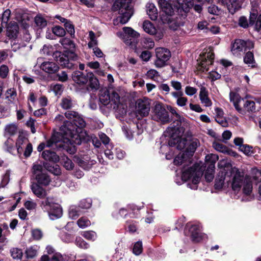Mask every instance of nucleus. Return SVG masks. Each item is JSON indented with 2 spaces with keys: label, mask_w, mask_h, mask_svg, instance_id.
Returning a JSON list of instances; mask_svg holds the SVG:
<instances>
[{
  "label": "nucleus",
  "mask_w": 261,
  "mask_h": 261,
  "mask_svg": "<svg viewBox=\"0 0 261 261\" xmlns=\"http://www.w3.org/2000/svg\"><path fill=\"white\" fill-rule=\"evenodd\" d=\"M85 125V121L79 114L73 122L64 121L59 132L54 133L51 138L47 141L46 146L51 147L59 142L73 145L81 144L82 140L85 137V132H83V128Z\"/></svg>",
  "instance_id": "nucleus-1"
},
{
  "label": "nucleus",
  "mask_w": 261,
  "mask_h": 261,
  "mask_svg": "<svg viewBox=\"0 0 261 261\" xmlns=\"http://www.w3.org/2000/svg\"><path fill=\"white\" fill-rule=\"evenodd\" d=\"M174 164L176 165L183 164L182 179L184 181H189L187 186L190 189H197L202 173L199 170H198L197 166H194L187 168L186 167L191 164V158L188 153L185 151L180 153L174 159Z\"/></svg>",
  "instance_id": "nucleus-2"
},
{
  "label": "nucleus",
  "mask_w": 261,
  "mask_h": 261,
  "mask_svg": "<svg viewBox=\"0 0 261 261\" xmlns=\"http://www.w3.org/2000/svg\"><path fill=\"white\" fill-rule=\"evenodd\" d=\"M230 177L232 189L234 191H239L243 187V193L245 195L250 196L252 191L251 178L248 176H244L243 174L236 167L230 165L229 171L228 172Z\"/></svg>",
  "instance_id": "nucleus-3"
},
{
  "label": "nucleus",
  "mask_w": 261,
  "mask_h": 261,
  "mask_svg": "<svg viewBox=\"0 0 261 261\" xmlns=\"http://www.w3.org/2000/svg\"><path fill=\"white\" fill-rule=\"evenodd\" d=\"M158 0V4L162 10L168 16H172L175 10L178 12H187L193 6V0ZM199 2L202 0H197ZM219 3L224 4V0H218Z\"/></svg>",
  "instance_id": "nucleus-4"
},
{
  "label": "nucleus",
  "mask_w": 261,
  "mask_h": 261,
  "mask_svg": "<svg viewBox=\"0 0 261 261\" xmlns=\"http://www.w3.org/2000/svg\"><path fill=\"white\" fill-rule=\"evenodd\" d=\"M182 129L176 127H169L167 128L165 132V137L169 138L168 145L169 146H175L178 150H182L185 148L187 143V140L182 138Z\"/></svg>",
  "instance_id": "nucleus-5"
},
{
  "label": "nucleus",
  "mask_w": 261,
  "mask_h": 261,
  "mask_svg": "<svg viewBox=\"0 0 261 261\" xmlns=\"http://www.w3.org/2000/svg\"><path fill=\"white\" fill-rule=\"evenodd\" d=\"M220 171L216 178L215 188L222 189L224 186H228L230 181V177L228 172L229 171L230 164L225 160H221L218 165Z\"/></svg>",
  "instance_id": "nucleus-6"
},
{
  "label": "nucleus",
  "mask_w": 261,
  "mask_h": 261,
  "mask_svg": "<svg viewBox=\"0 0 261 261\" xmlns=\"http://www.w3.org/2000/svg\"><path fill=\"white\" fill-rule=\"evenodd\" d=\"M73 81L79 85L87 84L92 90H96L98 88V81L94 74L89 72L86 74L79 71H75L72 76Z\"/></svg>",
  "instance_id": "nucleus-7"
},
{
  "label": "nucleus",
  "mask_w": 261,
  "mask_h": 261,
  "mask_svg": "<svg viewBox=\"0 0 261 261\" xmlns=\"http://www.w3.org/2000/svg\"><path fill=\"white\" fill-rule=\"evenodd\" d=\"M41 205L43 208L47 211L51 220H56L62 216V210L60 205L54 203L50 198L47 197L44 201L42 202Z\"/></svg>",
  "instance_id": "nucleus-8"
},
{
  "label": "nucleus",
  "mask_w": 261,
  "mask_h": 261,
  "mask_svg": "<svg viewBox=\"0 0 261 261\" xmlns=\"http://www.w3.org/2000/svg\"><path fill=\"white\" fill-rule=\"evenodd\" d=\"M54 57L61 66L68 68L73 67L72 61L77 59V56L73 51H65L64 53L56 51L54 54Z\"/></svg>",
  "instance_id": "nucleus-9"
},
{
  "label": "nucleus",
  "mask_w": 261,
  "mask_h": 261,
  "mask_svg": "<svg viewBox=\"0 0 261 261\" xmlns=\"http://www.w3.org/2000/svg\"><path fill=\"white\" fill-rule=\"evenodd\" d=\"M122 0H116L114 4L115 9H119L122 15L120 17V22L125 24L128 22L133 14L132 8L128 5L122 3Z\"/></svg>",
  "instance_id": "nucleus-10"
},
{
  "label": "nucleus",
  "mask_w": 261,
  "mask_h": 261,
  "mask_svg": "<svg viewBox=\"0 0 261 261\" xmlns=\"http://www.w3.org/2000/svg\"><path fill=\"white\" fill-rule=\"evenodd\" d=\"M156 59L154 64L156 67L161 68L165 66L171 57L170 51L165 48L158 47L155 49Z\"/></svg>",
  "instance_id": "nucleus-11"
},
{
  "label": "nucleus",
  "mask_w": 261,
  "mask_h": 261,
  "mask_svg": "<svg viewBox=\"0 0 261 261\" xmlns=\"http://www.w3.org/2000/svg\"><path fill=\"white\" fill-rule=\"evenodd\" d=\"M152 119L163 124L169 122L168 113L161 104L157 103L155 105Z\"/></svg>",
  "instance_id": "nucleus-12"
},
{
  "label": "nucleus",
  "mask_w": 261,
  "mask_h": 261,
  "mask_svg": "<svg viewBox=\"0 0 261 261\" xmlns=\"http://www.w3.org/2000/svg\"><path fill=\"white\" fill-rule=\"evenodd\" d=\"M117 36L127 44L131 45L135 42V38L139 36V34L130 28L124 27L122 31L117 33Z\"/></svg>",
  "instance_id": "nucleus-13"
},
{
  "label": "nucleus",
  "mask_w": 261,
  "mask_h": 261,
  "mask_svg": "<svg viewBox=\"0 0 261 261\" xmlns=\"http://www.w3.org/2000/svg\"><path fill=\"white\" fill-rule=\"evenodd\" d=\"M214 58V53L211 50L204 53L200 56L198 69L202 72L208 71V66L213 64Z\"/></svg>",
  "instance_id": "nucleus-14"
},
{
  "label": "nucleus",
  "mask_w": 261,
  "mask_h": 261,
  "mask_svg": "<svg viewBox=\"0 0 261 261\" xmlns=\"http://www.w3.org/2000/svg\"><path fill=\"white\" fill-rule=\"evenodd\" d=\"M190 237L194 242H199L202 241L205 235L201 232V226L199 224H192L187 225Z\"/></svg>",
  "instance_id": "nucleus-15"
},
{
  "label": "nucleus",
  "mask_w": 261,
  "mask_h": 261,
  "mask_svg": "<svg viewBox=\"0 0 261 261\" xmlns=\"http://www.w3.org/2000/svg\"><path fill=\"white\" fill-rule=\"evenodd\" d=\"M12 49L14 51H19L20 54H27L32 49V45L28 46L22 40L13 39L11 42Z\"/></svg>",
  "instance_id": "nucleus-16"
},
{
  "label": "nucleus",
  "mask_w": 261,
  "mask_h": 261,
  "mask_svg": "<svg viewBox=\"0 0 261 261\" xmlns=\"http://www.w3.org/2000/svg\"><path fill=\"white\" fill-rule=\"evenodd\" d=\"M136 103V109L138 114L142 117L148 115L150 106L148 99H138Z\"/></svg>",
  "instance_id": "nucleus-17"
},
{
  "label": "nucleus",
  "mask_w": 261,
  "mask_h": 261,
  "mask_svg": "<svg viewBox=\"0 0 261 261\" xmlns=\"http://www.w3.org/2000/svg\"><path fill=\"white\" fill-rule=\"evenodd\" d=\"M37 63L40 68L44 72L48 74H53L59 70L58 65L53 61H44L40 64L39 59Z\"/></svg>",
  "instance_id": "nucleus-18"
},
{
  "label": "nucleus",
  "mask_w": 261,
  "mask_h": 261,
  "mask_svg": "<svg viewBox=\"0 0 261 261\" xmlns=\"http://www.w3.org/2000/svg\"><path fill=\"white\" fill-rule=\"evenodd\" d=\"M229 99L230 102L233 103L235 109L239 113L243 115L245 114L244 110L239 105L242 100H244V99L242 98L238 93L230 91L229 93Z\"/></svg>",
  "instance_id": "nucleus-19"
},
{
  "label": "nucleus",
  "mask_w": 261,
  "mask_h": 261,
  "mask_svg": "<svg viewBox=\"0 0 261 261\" xmlns=\"http://www.w3.org/2000/svg\"><path fill=\"white\" fill-rule=\"evenodd\" d=\"M199 99L201 103L206 107H211L212 101L208 97V92L204 87H201L199 92Z\"/></svg>",
  "instance_id": "nucleus-20"
},
{
  "label": "nucleus",
  "mask_w": 261,
  "mask_h": 261,
  "mask_svg": "<svg viewBox=\"0 0 261 261\" xmlns=\"http://www.w3.org/2000/svg\"><path fill=\"white\" fill-rule=\"evenodd\" d=\"M27 16L25 14L22 13L21 9H16L15 11V19L25 29L29 27L28 23Z\"/></svg>",
  "instance_id": "nucleus-21"
},
{
  "label": "nucleus",
  "mask_w": 261,
  "mask_h": 261,
  "mask_svg": "<svg viewBox=\"0 0 261 261\" xmlns=\"http://www.w3.org/2000/svg\"><path fill=\"white\" fill-rule=\"evenodd\" d=\"M31 189L33 194L38 198H43L47 195L46 191L37 183H33Z\"/></svg>",
  "instance_id": "nucleus-22"
},
{
  "label": "nucleus",
  "mask_w": 261,
  "mask_h": 261,
  "mask_svg": "<svg viewBox=\"0 0 261 261\" xmlns=\"http://www.w3.org/2000/svg\"><path fill=\"white\" fill-rule=\"evenodd\" d=\"M28 140L27 138L22 135H19L16 142V147L17 153L21 154L24 151L25 145L28 143Z\"/></svg>",
  "instance_id": "nucleus-23"
},
{
  "label": "nucleus",
  "mask_w": 261,
  "mask_h": 261,
  "mask_svg": "<svg viewBox=\"0 0 261 261\" xmlns=\"http://www.w3.org/2000/svg\"><path fill=\"white\" fill-rule=\"evenodd\" d=\"M243 0H229L227 3V9L230 13L233 14L241 7Z\"/></svg>",
  "instance_id": "nucleus-24"
},
{
  "label": "nucleus",
  "mask_w": 261,
  "mask_h": 261,
  "mask_svg": "<svg viewBox=\"0 0 261 261\" xmlns=\"http://www.w3.org/2000/svg\"><path fill=\"white\" fill-rule=\"evenodd\" d=\"M146 12L149 18L152 20H155L157 19L158 13V10L153 3H148L146 5Z\"/></svg>",
  "instance_id": "nucleus-25"
},
{
  "label": "nucleus",
  "mask_w": 261,
  "mask_h": 261,
  "mask_svg": "<svg viewBox=\"0 0 261 261\" xmlns=\"http://www.w3.org/2000/svg\"><path fill=\"white\" fill-rule=\"evenodd\" d=\"M7 26V35L10 38L15 37L18 33V25L15 22H11Z\"/></svg>",
  "instance_id": "nucleus-26"
},
{
  "label": "nucleus",
  "mask_w": 261,
  "mask_h": 261,
  "mask_svg": "<svg viewBox=\"0 0 261 261\" xmlns=\"http://www.w3.org/2000/svg\"><path fill=\"white\" fill-rule=\"evenodd\" d=\"M245 42L244 40L237 39L231 46V51L234 55H237L242 51L245 48Z\"/></svg>",
  "instance_id": "nucleus-27"
},
{
  "label": "nucleus",
  "mask_w": 261,
  "mask_h": 261,
  "mask_svg": "<svg viewBox=\"0 0 261 261\" xmlns=\"http://www.w3.org/2000/svg\"><path fill=\"white\" fill-rule=\"evenodd\" d=\"M86 159H80L77 160L79 165L85 170H89L93 165L96 163L94 160H88Z\"/></svg>",
  "instance_id": "nucleus-28"
},
{
  "label": "nucleus",
  "mask_w": 261,
  "mask_h": 261,
  "mask_svg": "<svg viewBox=\"0 0 261 261\" xmlns=\"http://www.w3.org/2000/svg\"><path fill=\"white\" fill-rule=\"evenodd\" d=\"M37 184L42 185L44 186L48 185L50 181V178L49 176L45 173H40V174H37L35 177Z\"/></svg>",
  "instance_id": "nucleus-29"
},
{
  "label": "nucleus",
  "mask_w": 261,
  "mask_h": 261,
  "mask_svg": "<svg viewBox=\"0 0 261 261\" xmlns=\"http://www.w3.org/2000/svg\"><path fill=\"white\" fill-rule=\"evenodd\" d=\"M60 43L66 49L65 51H73L74 52L75 45L70 39L67 38H62L60 40Z\"/></svg>",
  "instance_id": "nucleus-30"
},
{
  "label": "nucleus",
  "mask_w": 261,
  "mask_h": 261,
  "mask_svg": "<svg viewBox=\"0 0 261 261\" xmlns=\"http://www.w3.org/2000/svg\"><path fill=\"white\" fill-rule=\"evenodd\" d=\"M42 157L47 161H51L54 162H57L59 161V156L57 154L49 150H45L42 153Z\"/></svg>",
  "instance_id": "nucleus-31"
},
{
  "label": "nucleus",
  "mask_w": 261,
  "mask_h": 261,
  "mask_svg": "<svg viewBox=\"0 0 261 261\" xmlns=\"http://www.w3.org/2000/svg\"><path fill=\"white\" fill-rule=\"evenodd\" d=\"M82 213V211L79 206L72 205L69 209V216L72 219H76Z\"/></svg>",
  "instance_id": "nucleus-32"
},
{
  "label": "nucleus",
  "mask_w": 261,
  "mask_h": 261,
  "mask_svg": "<svg viewBox=\"0 0 261 261\" xmlns=\"http://www.w3.org/2000/svg\"><path fill=\"white\" fill-rule=\"evenodd\" d=\"M219 157L215 154H210L205 156V160L208 167L215 168V163L218 160Z\"/></svg>",
  "instance_id": "nucleus-33"
},
{
  "label": "nucleus",
  "mask_w": 261,
  "mask_h": 261,
  "mask_svg": "<svg viewBox=\"0 0 261 261\" xmlns=\"http://www.w3.org/2000/svg\"><path fill=\"white\" fill-rule=\"evenodd\" d=\"M99 101L103 105L106 106L110 103V94L107 90L100 91Z\"/></svg>",
  "instance_id": "nucleus-34"
},
{
  "label": "nucleus",
  "mask_w": 261,
  "mask_h": 261,
  "mask_svg": "<svg viewBox=\"0 0 261 261\" xmlns=\"http://www.w3.org/2000/svg\"><path fill=\"white\" fill-rule=\"evenodd\" d=\"M18 130V126L16 123H11L7 125L5 128V136H13Z\"/></svg>",
  "instance_id": "nucleus-35"
},
{
  "label": "nucleus",
  "mask_w": 261,
  "mask_h": 261,
  "mask_svg": "<svg viewBox=\"0 0 261 261\" xmlns=\"http://www.w3.org/2000/svg\"><path fill=\"white\" fill-rule=\"evenodd\" d=\"M36 26L39 29H42L46 27L47 21L41 15H37L34 19Z\"/></svg>",
  "instance_id": "nucleus-36"
},
{
  "label": "nucleus",
  "mask_w": 261,
  "mask_h": 261,
  "mask_svg": "<svg viewBox=\"0 0 261 261\" xmlns=\"http://www.w3.org/2000/svg\"><path fill=\"white\" fill-rule=\"evenodd\" d=\"M199 145V142L197 140H193L190 143L188 147L185 151L186 152L191 158L197 147Z\"/></svg>",
  "instance_id": "nucleus-37"
},
{
  "label": "nucleus",
  "mask_w": 261,
  "mask_h": 261,
  "mask_svg": "<svg viewBox=\"0 0 261 261\" xmlns=\"http://www.w3.org/2000/svg\"><path fill=\"white\" fill-rule=\"evenodd\" d=\"M60 105L63 109L66 110L72 108L73 106V103L71 98L67 96L62 99Z\"/></svg>",
  "instance_id": "nucleus-38"
},
{
  "label": "nucleus",
  "mask_w": 261,
  "mask_h": 261,
  "mask_svg": "<svg viewBox=\"0 0 261 261\" xmlns=\"http://www.w3.org/2000/svg\"><path fill=\"white\" fill-rule=\"evenodd\" d=\"M39 247L37 245L31 246L25 250V254L28 258H32L36 256Z\"/></svg>",
  "instance_id": "nucleus-39"
},
{
  "label": "nucleus",
  "mask_w": 261,
  "mask_h": 261,
  "mask_svg": "<svg viewBox=\"0 0 261 261\" xmlns=\"http://www.w3.org/2000/svg\"><path fill=\"white\" fill-rule=\"evenodd\" d=\"M144 30L147 33L153 35L155 33L156 29L153 24L149 21H145L143 24Z\"/></svg>",
  "instance_id": "nucleus-40"
},
{
  "label": "nucleus",
  "mask_w": 261,
  "mask_h": 261,
  "mask_svg": "<svg viewBox=\"0 0 261 261\" xmlns=\"http://www.w3.org/2000/svg\"><path fill=\"white\" fill-rule=\"evenodd\" d=\"M244 61L245 63L249 65L251 67L255 66V61L254 59V56L252 52L248 51L246 53L244 58Z\"/></svg>",
  "instance_id": "nucleus-41"
},
{
  "label": "nucleus",
  "mask_w": 261,
  "mask_h": 261,
  "mask_svg": "<svg viewBox=\"0 0 261 261\" xmlns=\"http://www.w3.org/2000/svg\"><path fill=\"white\" fill-rule=\"evenodd\" d=\"M246 96L243 100L244 103V108L248 112H253L255 110V102L253 101L247 100L246 98L248 97Z\"/></svg>",
  "instance_id": "nucleus-42"
},
{
  "label": "nucleus",
  "mask_w": 261,
  "mask_h": 261,
  "mask_svg": "<svg viewBox=\"0 0 261 261\" xmlns=\"http://www.w3.org/2000/svg\"><path fill=\"white\" fill-rule=\"evenodd\" d=\"M110 102L114 104L113 108L116 109L118 107L120 103V96L117 93L112 91L110 94Z\"/></svg>",
  "instance_id": "nucleus-43"
},
{
  "label": "nucleus",
  "mask_w": 261,
  "mask_h": 261,
  "mask_svg": "<svg viewBox=\"0 0 261 261\" xmlns=\"http://www.w3.org/2000/svg\"><path fill=\"white\" fill-rule=\"evenodd\" d=\"M142 46L147 49L152 48L154 46L153 40L149 38H144L141 42Z\"/></svg>",
  "instance_id": "nucleus-44"
},
{
  "label": "nucleus",
  "mask_w": 261,
  "mask_h": 261,
  "mask_svg": "<svg viewBox=\"0 0 261 261\" xmlns=\"http://www.w3.org/2000/svg\"><path fill=\"white\" fill-rule=\"evenodd\" d=\"M61 163L63 166L68 170H72L74 167V164L71 160L66 156H63L62 158Z\"/></svg>",
  "instance_id": "nucleus-45"
},
{
  "label": "nucleus",
  "mask_w": 261,
  "mask_h": 261,
  "mask_svg": "<svg viewBox=\"0 0 261 261\" xmlns=\"http://www.w3.org/2000/svg\"><path fill=\"white\" fill-rule=\"evenodd\" d=\"M213 146L218 151L226 153L228 152V148L221 143L215 141L213 143Z\"/></svg>",
  "instance_id": "nucleus-46"
},
{
  "label": "nucleus",
  "mask_w": 261,
  "mask_h": 261,
  "mask_svg": "<svg viewBox=\"0 0 261 261\" xmlns=\"http://www.w3.org/2000/svg\"><path fill=\"white\" fill-rule=\"evenodd\" d=\"M76 223L79 227L81 228H84L91 225L90 221L85 217H81Z\"/></svg>",
  "instance_id": "nucleus-47"
},
{
  "label": "nucleus",
  "mask_w": 261,
  "mask_h": 261,
  "mask_svg": "<svg viewBox=\"0 0 261 261\" xmlns=\"http://www.w3.org/2000/svg\"><path fill=\"white\" fill-rule=\"evenodd\" d=\"M4 146L5 149L10 153L13 154L15 150V148L13 146V141L11 138H8L5 142Z\"/></svg>",
  "instance_id": "nucleus-48"
},
{
  "label": "nucleus",
  "mask_w": 261,
  "mask_h": 261,
  "mask_svg": "<svg viewBox=\"0 0 261 261\" xmlns=\"http://www.w3.org/2000/svg\"><path fill=\"white\" fill-rule=\"evenodd\" d=\"M11 11L9 9H7L4 12L2 16H1L2 27H7Z\"/></svg>",
  "instance_id": "nucleus-49"
},
{
  "label": "nucleus",
  "mask_w": 261,
  "mask_h": 261,
  "mask_svg": "<svg viewBox=\"0 0 261 261\" xmlns=\"http://www.w3.org/2000/svg\"><path fill=\"white\" fill-rule=\"evenodd\" d=\"M215 168L207 167L205 173V178L207 181L211 182L214 178Z\"/></svg>",
  "instance_id": "nucleus-50"
},
{
  "label": "nucleus",
  "mask_w": 261,
  "mask_h": 261,
  "mask_svg": "<svg viewBox=\"0 0 261 261\" xmlns=\"http://www.w3.org/2000/svg\"><path fill=\"white\" fill-rule=\"evenodd\" d=\"M82 236L85 239L90 240L94 241L97 238V234L95 232L93 231H85L83 232Z\"/></svg>",
  "instance_id": "nucleus-51"
},
{
  "label": "nucleus",
  "mask_w": 261,
  "mask_h": 261,
  "mask_svg": "<svg viewBox=\"0 0 261 261\" xmlns=\"http://www.w3.org/2000/svg\"><path fill=\"white\" fill-rule=\"evenodd\" d=\"M53 33L57 36L63 37L65 35V30L61 27L57 25L52 28Z\"/></svg>",
  "instance_id": "nucleus-52"
},
{
  "label": "nucleus",
  "mask_w": 261,
  "mask_h": 261,
  "mask_svg": "<svg viewBox=\"0 0 261 261\" xmlns=\"http://www.w3.org/2000/svg\"><path fill=\"white\" fill-rule=\"evenodd\" d=\"M10 252L11 256L14 259H21L22 256V250L17 248H12Z\"/></svg>",
  "instance_id": "nucleus-53"
},
{
  "label": "nucleus",
  "mask_w": 261,
  "mask_h": 261,
  "mask_svg": "<svg viewBox=\"0 0 261 261\" xmlns=\"http://www.w3.org/2000/svg\"><path fill=\"white\" fill-rule=\"evenodd\" d=\"M92 200L90 199H85L81 200L79 206L81 209H88L91 206Z\"/></svg>",
  "instance_id": "nucleus-54"
},
{
  "label": "nucleus",
  "mask_w": 261,
  "mask_h": 261,
  "mask_svg": "<svg viewBox=\"0 0 261 261\" xmlns=\"http://www.w3.org/2000/svg\"><path fill=\"white\" fill-rule=\"evenodd\" d=\"M75 244L79 247L82 249H87L89 248V244L86 242L82 238L78 237L76 238Z\"/></svg>",
  "instance_id": "nucleus-55"
},
{
  "label": "nucleus",
  "mask_w": 261,
  "mask_h": 261,
  "mask_svg": "<svg viewBox=\"0 0 261 261\" xmlns=\"http://www.w3.org/2000/svg\"><path fill=\"white\" fill-rule=\"evenodd\" d=\"M67 257L65 255L61 254L60 252H56L50 257L51 261H65Z\"/></svg>",
  "instance_id": "nucleus-56"
},
{
  "label": "nucleus",
  "mask_w": 261,
  "mask_h": 261,
  "mask_svg": "<svg viewBox=\"0 0 261 261\" xmlns=\"http://www.w3.org/2000/svg\"><path fill=\"white\" fill-rule=\"evenodd\" d=\"M252 179L256 182H258L261 181V171L257 169H254L252 170Z\"/></svg>",
  "instance_id": "nucleus-57"
},
{
  "label": "nucleus",
  "mask_w": 261,
  "mask_h": 261,
  "mask_svg": "<svg viewBox=\"0 0 261 261\" xmlns=\"http://www.w3.org/2000/svg\"><path fill=\"white\" fill-rule=\"evenodd\" d=\"M50 89L54 92L56 95H60L63 91V87L61 84L51 85Z\"/></svg>",
  "instance_id": "nucleus-58"
},
{
  "label": "nucleus",
  "mask_w": 261,
  "mask_h": 261,
  "mask_svg": "<svg viewBox=\"0 0 261 261\" xmlns=\"http://www.w3.org/2000/svg\"><path fill=\"white\" fill-rule=\"evenodd\" d=\"M126 225L128 231L130 233H134L137 229V225L132 220H128L126 221Z\"/></svg>",
  "instance_id": "nucleus-59"
},
{
  "label": "nucleus",
  "mask_w": 261,
  "mask_h": 261,
  "mask_svg": "<svg viewBox=\"0 0 261 261\" xmlns=\"http://www.w3.org/2000/svg\"><path fill=\"white\" fill-rule=\"evenodd\" d=\"M142 251V244L141 242L138 241L135 243L133 248V253L138 255L141 253Z\"/></svg>",
  "instance_id": "nucleus-60"
},
{
  "label": "nucleus",
  "mask_w": 261,
  "mask_h": 261,
  "mask_svg": "<svg viewBox=\"0 0 261 261\" xmlns=\"http://www.w3.org/2000/svg\"><path fill=\"white\" fill-rule=\"evenodd\" d=\"M64 27L66 29L67 32L69 33L71 35H73L74 34L75 31L74 27L70 21L67 20L66 22L64 23Z\"/></svg>",
  "instance_id": "nucleus-61"
},
{
  "label": "nucleus",
  "mask_w": 261,
  "mask_h": 261,
  "mask_svg": "<svg viewBox=\"0 0 261 261\" xmlns=\"http://www.w3.org/2000/svg\"><path fill=\"white\" fill-rule=\"evenodd\" d=\"M127 215V211L125 208H121L119 212H116L113 214V216L116 218L119 219V217H124Z\"/></svg>",
  "instance_id": "nucleus-62"
},
{
  "label": "nucleus",
  "mask_w": 261,
  "mask_h": 261,
  "mask_svg": "<svg viewBox=\"0 0 261 261\" xmlns=\"http://www.w3.org/2000/svg\"><path fill=\"white\" fill-rule=\"evenodd\" d=\"M146 76L152 80L158 79L159 76V72L154 69H150L147 72Z\"/></svg>",
  "instance_id": "nucleus-63"
},
{
  "label": "nucleus",
  "mask_w": 261,
  "mask_h": 261,
  "mask_svg": "<svg viewBox=\"0 0 261 261\" xmlns=\"http://www.w3.org/2000/svg\"><path fill=\"white\" fill-rule=\"evenodd\" d=\"M24 206L28 210H33L36 208L37 204L32 200H27L24 203Z\"/></svg>",
  "instance_id": "nucleus-64"
}]
</instances>
